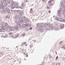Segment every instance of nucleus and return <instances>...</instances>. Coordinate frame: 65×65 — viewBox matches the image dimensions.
Here are the masks:
<instances>
[{
	"mask_svg": "<svg viewBox=\"0 0 65 65\" xmlns=\"http://www.w3.org/2000/svg\"><path fill=\"white\" fill-rule=\"evenodd\" d=\"M41 24L40 23H37V27L39 32H40L41 33L43 32V30L41 28Z\"/></svg>",
	"mask_w": 65,
	"mask_h": 65,
	"instance_id": "nucleus-1",
	"label": "nucleus"
},
{
	"mask_svg": "<svg viewBox=\"0 0 65 65\" xmlns=\"http://www.w3.org/2000/svg\"><path fill=\"white\" fill-rule=\"evenodd\" d=\"M1 25H3L4 26L5 25V28L6 29H8V24L7 23H4V22H2L1 23Z\"/></svg>",
	"mask_w": 65,
	"mask_h": 65,
	"instance_id": "nucleus-2",
	"label": "nucleus"
},
{
	"mask_svg": "<svg viewBox=\"0 0 65 65\" xmlns=\"http://www.w3.org/2000/svg\"><path fill=\"white\" fill-rule=\"evenodd\" d=\"M63 2L65 3V0H62V1H61V6L62 7H63L64 8H65V6L64 4H63Z\"/></svg>",
	"mask_w": 65,
	"mask_h": 65,
	"instance_id": "nucleus-3",
	"label": "nucleus"
},
{
	"mask_svg": "<svg viewBox=\"0 0 65 65\" xmlns=\"http://www.w3.org/2000/svg\"><path fill=\"white\" fill-rule=\"evenodd\" d=\"M62 8H60L59 9V11H58V14L59 17H60V18H61V11L62 10Z\"/></svg>",
	"mask_w": 65,
	"mask_h": 65,
	"instance_id": "nucleus-4",
	"label": "nucleus"
},
{
	"mask_svg": "<svg viewBox=\"0 0 65 65\" xmlns=\"http://www.w3.org/2000/svg\"><path fill=\"white\" fill-rule=\"evenodd\" d=\"M6 10L5 9L3 10V12H5V13H6V12H7V11L8 12H9V8H8L7 7H6Z\"/></svg>",
	"mask_w": 65,
	"mask_h": 65,
	"instance_id": "nucleus-5",
	"label": "nucleus"
},
{
	"mask_svg": "<svg viewBox=\"0 0 65 65\" xmlns=\"http://www.w3.org/2000/svg\"><path fill=\"white\" fill-rule=\"evenodd\" d=\"M21 17H19V15H17L15 16V19L16 20H18V21H19V20H21Z\"/></svg>",
	"mask_w": 65,
	"mask_h": 65,
	"instance_id": "nucleus-6",
	"label": "nucleus"
},
{
	"mask_svg": "<svg viewBox=\"0 0 65 65\" xmlns=\"http://www.w3.org/2000/svg\"><path fill=\"white\" fill-rule=\"evenodd\" d=\"M13 5L12 4H11V8L12 9H13V8H15V7H16L15 6H17L18 5V4H15L14 5V6L15 7H13Z\"/></svg>",
	"mask_w": 65,
	"mask_h": 65,
	"instance_id": "nucleus-7",
	"label": "nucleus"
},
{
	"mask_svg": "<svg viewBox=\"0 0 65 65\" xmlns=\"http://www.w3.org/2000/svg\"><path fill=\"white\" fill-rule=\"evenodd\" d=\"M48 25V24L47 23H46L45 24H43L42 26V28H44L45 27H47Z\"/></svg>",
	"mask_w": 65,
	"mask_h": 65,
	"instance_id": "nucleus-8",
	"label": "nucleus"
},
{
	"mask_svg": "<svg viewBox=\"0 0 65 65\" xmlns=\"http://www.w3.org/2000/svg\"><path fill=\"white\" fill-rule=\"evenodd\" d=\"M48 27L51 29H53L54 28V26H53V25L52 24L50 25Z\"/></svg>",
	"mask_w": 65,
	"mask_h": 65,
	"instance_id": "nucleus-9",
	"label": "nucleus"
},
{
	"mask_svg": "<svg viewBox=\"0 0 65 65\" xmlns=\"http://www.w3.org/2000/svg\"><path fill=\"white\" fill-rule=\"evenodd\" d=\"M64 28V24H62V25H60V29H62Z\"/></svg>",
	"mask_w": 65,
	"mask_h": 65,
	"instance_id": "nucleus-10",
	"label": "nucleus"
},
{
	"mask_svg": "<svg viewBox=\"0 0 65 65\" xmlns=\"http://www.w3.org/2000/svg\"><path fill=\"white\" fill-rule=\"evenodd\" d=\"M26 27H27V24H23L22 25V27L23 28H25Z\"/></svg>",
	"mask_w": 65,
	"mask_h": 65,
	"instance_id": "nucleus-11",
	"label": "nucleus"
},
{
	"mask_svg": "<svg viewBox=\"0 0 65 65\" xmlns=\"http://www.w3.org/2000/svg\"><path fill=\"white\" fill-rule=\"evenodd\" d=\"M20 15L21 16H22L23 14H24V12H21L20 13Z\"/></svg>",
	"mask_w": 65,
	"mask_h": 65,
	"instance_id": "nucleus-12",
	"label": "nucleus"
},
{
	"mask_svg": "<svg viewBox=\"0 0 65 65\" xmlns=\"http://www.w3.org/2000/svg\"><path fill=\"white\" fill-rule=\"evenodd\" d=\"M4 7V6L3 5H0V9H1V8H3Z\"/></svg>",
	"mask_w": 65,
	"mask_h": 65,
	"instance_id": "nucleus-13",
	"label": "nucleus"
},
{
	"mask_svg": "<svg viewBox=\"0 0 65 65\" xmlns=\"http://www.w3.org/2000/svg\"><path fill=\"white\" fill-rule=\"evenodd\" d=\"M60 22H65V20H60Z\"/></svg>",
	"mask_w": 65,
	"mask_h": 65,
	"instance_id": "nucleus-14",
	"label": "nucleus"
},
{
	"mask_svg": "<svg viewBox=\"0 0 65 65\" xmlns=\"http://www.w3.org/2000/svg\"><path fill=\"white\" fill-rule=\"evenodd\" d=\"M54 29H55V30H58V29H59V28H58V27H54Z\"/></svg>",
	"mask_w": 65,
	"mask_h": 65,
	"instance_id": "nucleus-15",
	"label": "nucleus"
},
{
	"mask_svg": "<svg viewBox=\"0 0 65 65\" xmlns=\"http://www.w3.org/2000/svg\"><path fill=\"white\" fill-rule=\"evenodd\" d=\"M2 30L3 31H4V30H5V29H4V28H3L1 29H0V32H1Z\"/></svg>",
	"mask_w": 65,
	"mask_h": 65,
	"instance_id": "nucleus-16",
	"label": "nucleus"
},
{
	"mask_svg": "<svg viewBox=\"0 0 65 65\" xmlns=\"http://www.w3.org/2000/svg\"><path fill=\"white\" fill-rule=\"evenodd\" d=\"M55 19L56 20H57V21H59L60 20L57 17H56L55 18Z\"/></svg>",
	"mask_w": 65,
	"mask_h": 65,
	"instance_id": "nucleus-17",
	"label": "nucleus"
},
{
	"mask_svg": "<svg viewBox=\"0 0 65 65\" xmlns=\"http://www.w3.org/2000/svg\"><path fill=\"white\" fill-rule=\"evenodd\" d=\"M11 26L10 25H8V29H11Z\"/></svg>",
	"mask_w": 65,
	"mask_h": 65,
	"instance_id": "nucleus-18",
	"label": "nucleus"
},
{
	"mask_svg": "<svg viewBox=\"0 0 65 65\" xmlns=\"http://www.w3.org/2000/svg\"><path fill=\"white\" fill-rule=\"evenodd\" d=\"M14 29L15 30H18V27L17 26V27H14Z\"/></svg>",
	"mask_w": 65,
	"mask_h": 65,
	"instance_id": "nucleus-19",
	"label": "nucleus"
},
{
	"mask_svg": "<svg viewBox=\"0 0 65 65\" xmlns=\"http://www.w3.org/2000/svg\"><path fill=\"white\" fill-rule=\"evenodd\" d=\"M20 35L19 34H17L16 35L15 38H17V37H18V36H19Z\"/></svg>",
	"mask_w": 65,
	"mask_h": 65,
	"instance_id": "nucleus-20",
	"label": "nucleus"
},
{
	"mask_svg": "<svg viewBox=\"0 0 65 65\" xmlns=\"http://www.w3.org/2000/svg\"><path fill=\"white\" fill-rule=\"evenodd\" d=\"M18 21V22H17V24L19 26H20V22H19V21Z\"/></svg>",
	"mask_w": 65,
	"mask_h": 65,
	"instance_id": "nucleus-21",
	"label": "nucleus"
},
{
	"mask_svg": "<svg viewBox=\"0 0 65 65\" xmlns=\"http://www.w3.org/2000/svg\"><path fill=\"white\" fill-rule=\"evenodd\" d=\"M50 30V29L48 28H46L45 29L46 31H48Z\"/></svg>",
	"mask_w": 65,
	"mask_h": 65,
	"instance_id": "nucleus-22",
	"label": "nucleus"
},
{
	"mask_svg": "<svg viewBox=\"0 0 65 65\" xmlns=\"http://www.w3.org/2000/svg\"><path fill=\"white\" fill-rule=\"evenodd\" d=\"M4 5L5 6H7V4L6 3H5L4 4Z\"/></svg>",
	"mask_w": 65,
	"mask_h": 65,
	"instance_id": "nucleus-23",
	"label": "nucleus"
},
{
	"mask_svg": "<svg viewBox=\"0 0 65 65\" xmlns=\"http://www.w3.org/2000/svg\"><path fill=\"white\" fill-rule=\"evenodd\" d=\"M16 8H21V9H22V7H18V6H17L16 7Z\"/></svg>",
	"mask_w": 65,
	"mask_h": 65,
	"instance_id": "nucleus-24",
	"label": "nucleus"
},
{
	"mask_svg": "<svg viewBox=\"0 0 65 65\" xmlns=\"http://www.w3.org/2000/svg\"><path fill=\"white\" fill-rule=\"evenodd\" d=\"M11 30H12V31H14V28H13L12 27L11 28Z\"/></svg>",
	"mask_w": 65,
	"mask_h": 65,
	"instance_id": "nucleus-25",
	"label": "nucleus"
},
{
	"mask_svg": "<svg viewBox=\"0 0 65 65\" xmlns=\"http://www.w3.org/2000/svg\"><path fill=\"white\" fill-rule=\"evenodd\" d=\"M26 44V42H24V43H22V44L23 45H25V44Z\"/></svg>",
	"mask_w": 65,
	"mask_h": 65,
	"instance_id": "nucleus-26",
	"label": "nucleus"
},
{
	"mask_svg": "<svg viewBox=\"0 0 65 65\" xmlns=\"http://www.w3.org/2000/svg\"><path fill=\"white\" fill-rule=\"evenodd\" d=\"M63 14H64V13H65V10L64 9H63Z\"/></svg>",
	"mask_w": 65,
	"mask_h": 65,
	"instance_id": "nucleus-27",
	"label": "nucleus"
},
{
	"mask_svg": "<svg viewBox=\"0 0 65 65\" xmlns=\"http://www.w3.org/2000/svg\"><path fill=\"white\" fill-rule=\"evenodd\" d=\"M22 6L23 7H24V6H25V4H22Z\"/></svg>",
	"mask_w": 65,
	"mask_h": 65,
	"instance_id": "nucleus-28",
	"label": "nucleus"
},
{
	"mask_svg": "<svg viewBox=\"0 0 65 65\" xmlns=\"http://www.w3.org/2000/svg\"><path fill=\"white\" fill-rule=\"evenodd\" d=\"M50 1L48 2V4H51V2H50Z\"/></svg>",
	"mask_w": 65,
	"mask_h": 65,
	"instance_id": "nucleus-29",
	"label": "nucleus"
},
{
	"mask_svg": "<svg viewBox=\"0 0 65 65\" xmlns=\"http://www.w3.org/2000/svg\"><path fill=\"white\" fill-rule=\"evenodd\" d=\"M27 26H28V27H30V26H31V25L30 24H28V25H27Z\"/></svg>",
	"mask_w": 65,
	"mask_h": 65,
	"instance_id": "nucleus-30",
	"label": "nucleus"
},
{
	"mask_svg": "<svg viewBox=\"0 0 65 65\" xmlns=\"http://www.w3.org/2000/svg\"><path fill=\"white\" fill-rule=\"evenodd\" d=\"M20 22H21V23H23L24 22V20H20Z\"/></svg>",
	"mask_w": 65,
	"mask_h": 65,
	"instance_id": "nucleus-31",
	"label": "nucleus"
},
{
	"mask_svg": "<svg viewBox=\"0 0 65 65\" xmlns=\"http://www.w3.org/2000/svg\"><path fill=\"white\" fill-rule=\"evenodd\" d=\"M7 0H4V2H7Z\"/></svg>",
	"mask_w": 65,
	"mask_h": 65,
	"instance_id": "nucleus-32",
	"label": "nucleus"
},
{
	"mask_svg": "<svg viewBox=\"0 0 65 65\" xmlns=\"http://www.w3.org/2000/svg\"><path fill=\"white\" fill-rule=\"evenodd\" d=\"M23 20H26V18L25 17H23Z\"/></svg>",
	"mask_w": 65,
	"mask_h": 65,
	"instance_id": "nucleus-33",
	"label": "nucleus"
},
{
	"mask_svg": "<svg viewBox=\"0 0 65 65\" xmlns=\"http://www.w3.org/2000/svg\"><path fill=\"white\" fill-rule=\"evenodd\" d=\"M20 10H18L17 11V12H20Z\"/></svg>",
	"mask_w": 65,
	"mask_h": 65,
	"instance_id": "nucleus-34",
	"label": "nucleus"
},
{
	"mask_svg": "<svg viewBox=\"0 0 65 65\" xmlns=\"http://www.w3.org/2000/svg\"><path fill=\"white\" fill-rule=\"evenodd\" d=\"M50 2L51 3L52 2H53V0H50Z\"/></svg>",
	"mask_w": 65,
	"mask_h": 65,
	"instance_id": "nucleus-35",
	"label": "nucleus"
},
{
	"mask_svg": "<svg viewBox=\"0 0 65 65\" xmlns=\"http://www.w3.org/2000/svg\"><path fill=\"white\" fill-rule=\"evenodd\" d=\"M15 23H18V21H15Z\"/></svg>",
	"mask_w": 65,
	"mask_h": 65,
	"instance_id": "nucleus-36",
	"label": "nucleus"
},
{
	"mask_svg": "<svg viewBox=\"0 0 65 65\" xmlns=\"http://www.w3.org/2000/svg\"><path fill=\"white\" fill-rule=\"evenodd\" d=\"M3 26H4L3 25V26H1V28L2 29L3 28Z\"/></svg>",
	"mask_w": 65,
	"mask_h": 65,
	"instance_id": "nucleus-37",
	"label": "nucleus"
},
{
	"mask_svg": "<svg viewBox=\"0 0 65 65\" xmlns=\"http://www.w3.org/2000/svg\"><path fill=\"white\" fill-rule=\"evenodd\" d=\"M47 9H50V8L48 7H47Z\"/></svg>",
	"mask_w": 65,
	"mask_h": 65,
	"instance_id": "nucleus-38",
	"label": "nucleus"
},
{
	"mask_svg": "<svg viewBox=\"0 0 65 65\" xmlns=\"http://www.w3.org/2000/svg\"><path fill=\"white\" fill-rule=\"evenodd\" d=\"M1 3L2 4H3V3H4L2 1H1Z\"/></svg>",
	"mask_w": 65,
	"mask_h": 65,
	"instance_id": "nucleus-39",
	"label": "nucleus"
},
{
	"mask_svg": "<svg viewBox=\"0 0 65 65\" xmlns=\"http://www.w3.org/2000/svg\"><path fill=\"white\" fill-rule=\"evenodd\" d=\"M58 58V56H57L56 57V59H57Z\"/></svg>",
	"mask_w": 65,
	"mask_h": 65,
	"instance_id": "nucleus-40",
	"label": "nucleus"
},
{
	"mask_svg": "<svg viewBox=\"0 0 65 65\" xmlns=\"http://www.w3.org/2000/svg\"><path fill=\"white\" fill-rule=\"evenodd\" d=\"M32 27H30L29 29V30H32Z\"/></svg>",
	"mask_w": 65,
	"mask_h": 65,
	"instance_id": "nucleus-41",
	"label": "nucleus"
},
{
	"mask_svg": "<svg viewBox=\"0 0 65 65\" xmlns=\"http://www.w3.org/2000/svg\"><path fill=\"white\" fill-rule=\"evenodd\" d=\"M64 46H62L61 47L62 48H64Z\"/></svg>",
	"mask_w": 65,
	"mask_h": 65,
	"instance_id": "nucleus-42",
	"label": "nucleus"
},
{
	"mask_svg": "<svg viewBox=\"0 0 65 65\" xmlns=\"http://www.w3.org/2000/svg\"><path fill=\"white\" fill-rule=\"evenodd\" d=\"M27 22H29V20L28 19H27Z\"/></svg>",
	"mask_w": 65,
	"mask_h": 65,
	"instance_id": "nucleus-43",
	"label": "nucleus"
},
{
	"mask_svg": "<svg viewBox=\"0 0 65 65\" xmlns=\"http://www.w3.org/2000/svg\"><path fill=\"white\" fill-rule=\"evenodd\" d=\"M25 34H23L22 35V36H25Z\"/></svg>",
	"mask_w": 65,
	"mask_h": 65,
	"instance_id": "nucleus-44",
	"label": "nucleus"
},
{
	"mask_svg": "<svg viewBox=\"0 0 65 65\" xmlns=\"http://www.w3.org/2000/svg\"><path fill=\"white\" fill-rule=\"evenodd\" d=\"M48 12L49 13H51V11H48Z\"/></svg>",
	"mask_w": 65,
	"mask_h": 65,
	"instance_id": "nucleus-45",
	"label": "nucleus"
},
{
	"mask_svg": "<svg viewBox=\"0 0 65 65\" xmlns=\"http://www.w3.org/2000/svg\"><path fill=\"white\" fill-rule=\"evenodd\" d=\"M6 18H7H7H8V16H7Z\"/></svg>",
	"mask_w": 65,
	"mask_h": 65,
	"instance_id": "nucleus-46",
	"label": "nucleus"
},
{
	"mask_svg": "<svg viewBox=\"0 0 65 65\" xmlns=\"http://www.w3.org/2000/svg\"><path fill=\"white\" fill-rule=\"evenodd\" d=\"M45 0H42V2H44Z\"/></svg>",
	"mask_w": 65,
	"mask_h": 65,
	"instance_id": "nucleus-47",
	"label": "nucleus"
},
{
	"mask_svg": "<svg viewBox=\"0 0 65 65\" xmlns=\"http://www.w3.org/2000/svg\"><path fill=\"white\" fill-rule=\"evenodd\" d=\"M62 41L60 42V43H62Z\"/></svg>",
	"mask_w": 65,
	"mask_h": 65,
	"instance_id": "nucleus-48",
	"label": "nucleus"
},
{
	"mask_svg": "<svg viewBox=\"0 0 65 65\" xmlns=\"http://www.w3.org/2000/svg\"><path fill=\"white\" fill-rule=\"evenodd\" d=\"M58 63H57L56 64V65H58Z\"/></svg>",
	"mask_w": 65,
	"mask_h": 65,
	"instance_id": "nucleus-49",
	"label": "nucleus"
},
{
	"mask_svg": "<svg viewBox=\"0 0 65 65\" xmlns=\"http://www.w3.org/2000/svg\"><path fill=\"white\" fill-rule=\"evenodd\" d=\"M3 54V52H2V53H1L0 54L1 55V54Z\"/></svg>",
	"mask_w": 65,
	"mask_h": 65,
	"instance_id": "nucleus-50",
	"label": "nucleus"
},
{
	"mask_svg": "<svg viewBox=\"0 0 65 65\" xmlns=\"http://www.w3.org/2000/svg\"><path fill=\"white\" fill-rule=\"evenodd\" d=\"M60 63H58V65H60Z\"/></svg>",
	"mask_w": 65,
	"mask_h": 65,
	"instance_id": "nucleus-51",
	"label": "nucleus"
},
{
	"mask_svg": "<svg viewBox=\"0 0 65 65\" xmlns=\"http://www.w3.org/2000/svg\"><path fill=\"white\" fill-rule=\"evenodd\" d=\"M10 34H12V33L11 32H10L9 33Z\"/></svg>",
	"mask_w": 65,
	"mask_h": 65,
	"instance_id": "nucleus-52",
	"label": "nucleus"
},
{
	"mask_svg": "<svg viewBox=\"0 0 65 65\" xmlns=\"http://www.w3.org/2000/svg\"><path fill=\"white\" fill-rule=\"evenodd\" d=\"M30 48H31V45L30 46Z\"/></svg>",
	"mask_w": 65,
	"mask_h": 65,
	"instance_id": "nucleus-53",
	"label": "nucleus"
},
{
	"mask_svg": "<svg viewBox=\"0 0 65 65\" xmlns=\"http://www.w3.org/2000/svg\"><path fill=\"white\" fill-rule=\"evenodd\" d=\"M32 8L30 9V10H32Z\"/></svg>",
	"mask_w": 65,
	"mask_h": 65,
	"instance_id": "nucleus-54",
	"label": "nucleus"
},
{
	"mask_svg": "<svg viewBox=\"0 0 65 65\" xmlns=\"http://www.w3.org/2000/svg\"><path fill=\"white\" fill-rule=\"evenodd\" d=\"M27 45L26 44H25V46H26Z\"/></svg>",
	"mask_w": 65,
	"mask_h": 65,
	"instance_id": "nucleus-55",
	"label": "nucleus"
},
{
	"mask_svg": "<svg viewBox=\"0 0 65 65\" xmlns=\"http://www.w3.org/2000/svg\"><path fill=\"white\" fill-rule=\"evenodd\" d=\"M26 56L27 57H28V55H27Z\"/></svg>",
	"mask_w": 65,
	"mask_h": 65,
	"instance_id": "nucleus-56",
	"label": "nucleus"
},
{
	"mask_svg": "<svg viewBox=\"0 0 65 65\" xmlns=\"http://www.w3.org/2000/svg\"><path fill=\"white\" fill-rule=\"evenodd\" d=\"M53 18H54L55 17V16H53Z\"/></svg>",
	"mask_w": 65,
	"mask_h": 65,
	"instance_id": "nucleus-57",
	"label": "nucleus"
},
{
	"mask_svg": "<svg viewBox=\"0 0 65 65\" xmlns=\"http://www.w3.org/2000/svg\"><path fill=\"white\" fill-rule=\"evenodd\" d=\"M55 53H56V54H57V52H56Z\"/></svg>",
	"mask_w": 65,
	"mask_h": 65,
	"instance_id": "nucleus-58",
	"label": "nucleus"
},
{
	"mask_svg": "<svg viewBox=\"0 0 65 65\" xmlns=\"http://www.w3.org/2000/svg\"><path fill=\"white\" fill-rule=\"evenodd\" d=\"M65 47H64V50H65Z\"/></svg>",
	"mask_w": 65,
	"mask_h": 65,
	"instance_id": "nucleus-59",
	"label": "nucleus"
},
{
	"mask_svg": "<svg viewBox=\"0 0 65 65\" xmlns=\"http://www.w3.org/2000/svg\"><path fill=\"white\" fill-rule=\"evenodd\" d=\"M33 5H31V6H33Z\"/></svg>",
	"mask_w": 65,
	"mask_h": 65,
	"instance_id": "nucleus-60",
	"label": "nucleus"
},
{
	"mask_svg": "<svg viewBox=\"0 0 65 65\" xmlns=\"http://www.w3.org/2000/svg\"><path fill=\"white\" fill-rule=\"evenodd\" d=\"M12 11H13V10H11Z\"/></svg>",
	"mask_w": 65,
	"mask_h": 65,
	"instance_id": "nucleus-61",
	"label": "nucleus"
},
{
	"mask_svg": "<svg viewBox=\"0 0 65 65\" xmlns=\"http://www.w3.org/2000/svg\"><path fill=\"white\" fill-rule=\"evenodd\" d=\"M26 2H27V1Z\"/></svg>",
	"mask_w": 65,
	"mask_h": 65,
	"instance_id": "nucleus-62",
	"label": "nucleus"
},
{
	"mask_svg": "<svg viewBox=\"0 0 65 65\" xmlns=\"http://www.w3.org/2000/svg\"><path fill=\"white\" fill-rule=\"evenodd\" d=\"M25 53H24V54H25Z\"/></svg>",
	"mask_w": 65,
	"mask_h": 65,
	"instance_id": "nucleus-63",
	"label": "nucleus"
},
{
	"mask_svg": "<svg viewBox=\"0 0 65 65\" xmlns=\"http://www.w3.org/2000/svg\"><path fill=\"white\" fill-rule=\"evenodd\" d=\"M25 52L26 53V52L25 51Z\"/></svg>",
	"mask_w": 65,
	"mask_h": 65,
	"instance_id": "nucleus-64",
	"label": "nucleus"
}]
</instances>
